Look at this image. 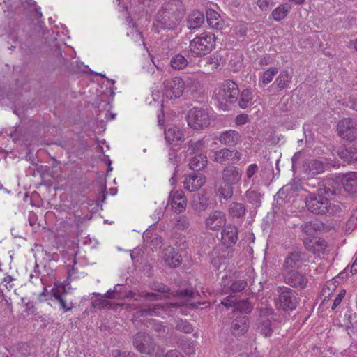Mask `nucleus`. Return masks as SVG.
Returning <instances> with one entry per match:
<instances>
[{
  "instance_id": "f257e3e1",
  "label": "nucleus",
  "mask_w": 357,
  "mask_h": 357,
  "mask_svg": "<svg viewBox=\"0 0 357 357\" xmlns=\"http://www.w3.org/2000/svg\"><path fill=\"white\" fill-rule=\"evenodd\" d=\"M331 178L324 179L319 186L318 193L310 194L305 199L307 209L314 214H324L331 206L329 199L339 194L338 188Z\"/></svg>"
},
{
  "instance_id": "f03ea898",
  "label": "nucleus",
  "mask_w": 357,
  "mask_h": 357,
  "mask_svg": "<svg viewBox=\"0 0 357 357\" xmlns=\"http://www.w3.org/2000/svg\"><path fill=\"white\" fill-rule=\"evenodd\" d=\"M176 4L173 3V0H169L160 8L155 16V26L158 29H176L181 17L176 13Z\"/></svg>"
},
{
  "instance_id": "7ed1b4c3",
  "label": "nucleus",
  "mask_w": 357,
  "mask_h": 357,
  "mask_svg": "<svg viewBox=\"0 0 357 357\" xmlns=\"http://www.w3.org/2000/svg\"><path fill=\"white\" fill-rule=\"evenodd\" d=\"M242 172L235 166H227L222 171V183L218 187V192L224 199L231 198L234 193L233 186L241 179Z\"/></svg>"
},
{
  "instance_id": "20e7f679",
  "label": "nucleus",
  "mask_w": 357,
  "mask_h": 357,
  "mask_svg": "<svg viewBox=\"0 0 357 357\" xmlns=\"http://www.w3.org/2000/svg\"><path fill=\"white\" fill-rule=\"evenodd\" d=\"M238 96L239 90L237 84L230 79L225 81L215 93V98L219 102L220 107L223 110L228 109V104L235 102Z\"/></svg>"
},
{
  "instance_id": "39448f33",
  "label": "nucleus",
  "mask_w": 357,
  "mask_h": 357,
  "mask_svg": "<svg viewBox=\"0 0 357 357\" xmlns=\"http://www.w3.org/2000/svg\"><path fill=\"white\" fill-rule=\"evenodd\" d=\"M215 46V35L210 32H204L190 41L189 48L197 56H203L211 52Z\"/></svg>"
},
{
  "instance_id": "423d86ee",
  "label": "nucleus",
  "mask_w": 357,
  "mask_h": 357,
  "mask_svg": "<svg viewBox=\"0 0 357 357\" xmlns=\"http://www.w3.org/2000/svg\"><path fill=\"white\" fill-rule=\"evenodd\" d=\"M278 297L275 299V305L282 310H293L297 305V298L294 290L287 287H280Z\"/></svg>"
},
{
  "instance_id": "0eeeda50",
  "label": "nucleus",
  "mask_w": 357,
  "mask_h": 357,
  "mask_svg": "<svg viewBox=\"0 0 357 357\" xmlns=\"http://www.w3.org/2000/svg\"><path fill=\"white\" fill-rule=\"evenodd\" d=\"M336 162L329 160L308 159L303 165V172L310 178L324 173L330 167H335Z\"/></svg>"
},
{
  "instance_id": "6e6552de",
  "label": "nucleus",
  "mask_w": 357,
  "mask_h": 357,
  "mask_svg": "<svg viewBox=\"0 0 357 357\" xmlns=\"http://www.w3.org/2000/svg\"><path fill=\"white\" fill-rule=\"evenodd\" d=\"M187 121L188 126L195 130L204 129L211 123L208 113L205 109L197 107L190 109Z\"/></svg>"
},
{
  "instance_id": "1a4fd4ad",
  "label": "nucleus",
  "mask_w": 357,
  "mask_h": 357,
  "mask_svg": "<svg viewBox=\"0 0 357 357\" xmlns=\"http://www.w3.org/2000/svg\"><path fill=\"white\" fill-rule=\"evenodd\" d=\"M183 78L176 77L163 82V94L169 99L180 98L184 91Z\"/></svg>"
},
{
  "instance_id": "9d476101",
  "label": "nucleus",
  "mask_w": 357,
  "mask_h": 357,
  "mask_svg": "<svg viewBox=\"0 0 357 357\" xmlns=\"http://www.w3.org/2000/svg\"><path fill=\"white\" fill-rule=\"evenodd\" d=\"M340 136L352 141L357 137V121L352 119H344L337 125Z\"/></svg>"
},
{
  "instance_id": "9b49d317",
  "label": "nucleus",
  "mask_w": 357,
  "mask_h": 357,
  "mask_svg": "<svg viewBox=\"0 0 357 357\" xmlns=\"http://www.w3.org/2000/svg\"><path fill=\"white\" fill-rule=\"evenodd\" d=\"M331 178L334 181L333 185L338 189V182L340 181L346 192L351 194L357 192V172H350L339 176L336 178V181L333 178Z\"/></svg>"
},
{
  "instance_id": "f8f14e48",
  "label": "nucleus",
  "mask_w": 357,
  "mask_h": 357,
  "mask_svg": "<svg viewBox=\"0 0 357 357\" xmlns=\"http://www.w3.org/2000/svg\"><path fill=\"white\" fill-rule=\"evenodd\" d=\"M241 154L236 150H230L222 148L213 153V160L218 163L224 165L226 163H235L240 160Z\"/></svg>"
},
{
  "instance_id": "ddd939ff",
  "label": "nucleus",
  "mask_w": 357,
  "mask_h": 357,
  "mask_svg": "<svg viewBox=\"0 0 357 357\" xmlns=\"http://www.w3.org/2000/svg\"><path fill=\"white\" fill-rule=\"evenodd\" d=\"M133 344L139 352L146 354H151L155 348L152 337L144 333H139L135 336Z\"/></svg>"
},
{
  "instance_id": "4468645a",
  "label": "nucleus",
  "mask_w": 357,
  "mask_h": 357,
  "mask_svg": "<svg viewBox=\"0 0 357 357\" xmlns=\"http://www.w3.org/2000/svg\"><path fill=\"white\" fill-rule=\"evenodd\" d=\"M216 139L222 145L228 147H236L242 142L240 133L231 129L221 132Z\"/></svg>"
},
{
  "instance_id": "2eb2a0df",
  "label": "nucleus",
  "mask_w": 357,
  "mask_h": 357,
  "mask_svg": "<svg viewBox=\"0 0 357 357\" xmlns=\"http://www.w3.org/2000/svg\"><path fill=\"white\" fill-rule=\"evenodd\" d=\"M305 255L298 251L289 253L285 258L283 268L284 272L297 271L305 261Z\"/></svg>"
},
{
  "instance_id": "dca6fc26",
  "label": "nucleus",
  "mask_w": 357,
  "mask_h": 357,
  "mask_svg": "<svg viewBox=\"0 0 357 357\" xmlns=\"http://www.w3.org/2000/svg\"><path fill=\"white\" fill-rule=\"evenodd\" d=\"M206 182V177L201 173H192L187 175L183 181V188L192 192L200 189Z\"/></svg>"
},
{
  "instance_id": "f3484780",
  "label": "nucleus",
  "mask_w": 357,
  "mask_h": 357,
  "mask_svg": "<svg viewBox=\"0 0 357 357\" xmlns=\"http://www.w3.org/2000/svg\"><path fill=\"white\" fill-rule=\"evenodd\" d=\"M284 280L285 283L296 288L304 289L307 284L306 277L297 271L284 272Z\"/></svg>"
},
{
  "instance_id": "a211bd4d",
  "label": "nucleus",
  "mask_w": 357,
  "mask_h": 357,
  "mask_svg": "<svg viewBox=\"0 0 357 357\" xmlns=\"http://www.w3.org/2000/svg\"><path fill=\"white\" fill-rule=\"evenodd\" d=\"M226 223V215L220 211L211 212L205 220L206 227L211 230H218Z\"/></svg>"
},
{
  "instance_id": "6ab92c4d",
  "label": "nucleus",
  "mask_w": 357,
  "mask_h": 357,
  "mask_svg": "<svg viewBox=\"0 0 357 357\" xmlns=\"http://www.w3.org/2000/svg\"><path fill=\"white\" fill-rule=\"evenodd\" d=\"M169 202L177 213L183 212L187 206V199L181 190L172 192L169 195Z\"/></svg>"
},
{
  "instance_id": "aec40b11",
  "label": "nucleus",
  "mask_w": 357,
  "mask_h": 357,
  "mask_svg": "<svg viewBox=\"0 0 357 357\" xmlns=\"http://www.w3.org/2000/svg\"><path fill=\"white\" fill-rule=\"evenodd\" d=\"M248 319L246 316L240 314L232 321L231 324V331L234 336H241L245 334L248 329Z\"/></svg>"
},
{
  "instance_id": "412c9836",
  "label": "nucleus",
  "mask_w": 357,
  "mask_h": 357,
  "mask_svg": "<svg viewBox=\"0 0 357 357\" xmlns=\"http://www.w3.org/2000/svg\"><path fill=\"white\" fill-rule=\"evenodd\" d=\"M167 306L160 304L149 305L147 307L141 309L139 311L137 312L135 314V317L139 319L146 316H162L167 312Z\"/></svg>"
},
{
  "instance_id": "4be33fe9",
  "label": "nucleus",
  "mask_w": 357,
  "mask_h": 357,
  "mask_svg": "<svg viewBox=\"0 0 357 357\" xmlns=\"http://www.w3.org/2000/svg\"><path fill=\"white\" fill-rule=\"evenodd\" d=\"M303 243L307 250L314 253L323 252L327 245L326 241L319 237H306Z\"/></svg>"
},
{
  "instance_id": "5701e85b",
  "label": "nucleus",
  "mask_w": 357,
  "mask_h": 357,
  "mask_svg": "<svg viewBox=\"0 0 357 357\" xmlns=\"http://www.w3.org/2000/svg\"><path fill=\"white\" fill-rule=\"evenodd\" d=\"M162 259L166 264L172 267L180 265L181 259L178 252L172 247H167L162 251Z\"/></svg>"
},
{
  "instance_id": "b1692460",
  "label": "nucleus",
  "mask_w": 357,
  "mask_h": 357,
  "mask_svg": "<svg viewBox=\"0 0 357 357\" xmlns=\"http://www.w3.org/2000/svg\"><path fill=\"white\" fill-rule=\"evenodd\" d=\"M221 234L222 242L227 248L233 245L237 241L238 230L235 227H227L222 229Z\"/></svg>"
},
{
  "instance_id": "393cba45",
  "label": "nucleus",
  "mask_w": 357,
  "mask_h": 357,
  "mask_svg": "<svg viewBox=\"0 0 357 357\" xmlns=\"http://www.w3.org/2000/svg\"><path fill=\"white\" fill-rule=\"evenodd\" d=\"M204 14L198 10L190 13L186 19V25L189 29L195 30L201 27L204 22Z\"/></svg>"
},
{
  "instance_id": "a878e982",
  "label": "nucleus",
  "mask_w": 357,
  "mask_h": 357,
  "mask_svg": "<svg viewBox=\"0 0 357 357\" xmlns=\"http://www.w3.org/2000/svg\"><path fill=\"white\" fill-rule=\"evenodd\" d=\"M164 134L165 139L169 144H177L184 140V134L182 130L176 126L166 129Z\"/></svg>"
},
{
  "instance_id": "bb28decb",
  "label": "nucleus",
  "mask_w": 357,
  "mask_h": 357,
  "mask_svg": "<svg viewBox=\"0 0 357 357\" xmlns=\"http://www.w3.org/2000/svg\"><path fill=\"white\" fill-rule=\"evenodd\" d=\"M224 289L223 291L225 294L230 291L238 292L243 290L246 286L247 282L244 280H231L230 278H226L224 281Z\"/></svg>"
},
{
  "instance_id": "cd10ccee",
  "label": "nucleus",
  "mask_w": 357,
  "mask_h": 357,
  "mask_svg": "<svg viewBox=\"0 0 357 357\" xmlns=\"http://www.w3.org/2000/svg\"><path fill=\"white\" fill-rule=\"evenodd\" d=\"M227 250L220 248H215L210 252V259L211 264L217 268L225 264L227 259Z\"/></svg>"
},
{
  "instance_id": "c85d7f7f",
  "label": "nucleus",
  "mask_w": 357,
  "mask_h": 357,
  "mask_svg": "<svg viewBox=\"0 0 357 357\" xmlns=\"http://www.w3.org/2000/svg\"><path fill=\"white\" fill-rule=\"evenodd\" d=\"M195 294L192 290H184L181 291L178 294V301L176 303H170L169 305L171 306H180V305H194V298Z\"/></svg>"
},
{
  "instance_id": "c756f323",
  "label": "nucleus",
  "mask_w": 357,
  "mask_h": 357,
  "mask_svg": "<svg viewBox=\"0 0 357 357\" xmlns=\"http://www.w3.org/2000/svg\"><path fill=\"white\" fill-rule=\"evenodd\" d=\"M292 76L287 70H282L276 77L273 84L277 86L278 91H282L289 87L291 82Z\"/></svg>"
},
{
  "instance_id": "7c9ffc66",
  "label": "nucleus",
  "mask_w": 357,
  "mask_h": 357,
  "mask_svg": "<svg viewBox=\"0 0 357 357\" xmlns=\"http://www.w3.org/2000/svg\"><path fill=\"white\" fill-rule=\"evenodd\" d=\"M291 6L288 3H282L277 6L271 13V17L275 22H280L284 20L290 13Z\"/></svg>"
},
{
  "instance_id": "2f4dec72",
  "label": "nucleus",
  "mask_w": 357,
  "mask_h": 357,
  "mask_svg": "<svg viewBox=\"0 0 357 357\" xmlns=\"http://www.w3.org/2000/svg\"><path fill=\"white\" fill-rule=\"evenodd\" d=\"M184 89H187L191 92H195L202 88L198 76L196 74L186 75L183 78Z\"/></svg>"
},
{
  "instance_id": "473e14b6",
  "label": "nucleus",
  "mask_w": 357,
  "mask_h": 357,
  "mask_svg": "<svg viewBox=\"0 0 357 357\" xmlns=\"http://www.w3.org/2000/svg\"><path fill=\"white\" fill-rule=\"evenodd\" d=\"M192 208L197 211L202 212L208 208L209 206V202L206 195L199 194L197 197H195L191 202Z\"/></svg>"
},
{
  "instance_id": "72a5a7b5",
  "label": "nucleus",
  "mask_w": 357,
  "mask_h": 357,
  "mask_svg": "<svg viewBox=\"0 0 357 357\" xmlns=\"http://www.w3.org/2000/svg\"><path fill=\"white\" fill-rule=\"evenodd\" d=\"M257 331L265 337H269L273 333L271 320L267 317H260L257 324Z\"/></svg>"
},
{
  "instance_id": "f704fd0d",
  "label": "nucleus",
  "mask_w": 357,
  "mask_h": 357,
  "mask_svg": "<svg viewBox=\"0 0 357 357\" xmlns=\"http://www.w3.org/2000/svg\"><path fill=\"white\" fill-rule=\"evenodd\" d=\"M278 73V69L276 67H270L265 71L261 73L259 79V86H266L271 83Z\"/></svg>"
},
{
  "instance_id": "c9c22d12",
  "label": "nucleus",
  "mask_w": 357,
  "mask_h": 357,
  "mask_svg": "<svg viewBox=\"0 0 357 357\" xmlns=\"http://www.w3.org/2000/svg\"><path fill=\"white\" fill-rule=\"evenodd\" d=\"M254 95L250 89H243L240 94L238 105L242 109L250 107L253 103Z\"/></svg>"
},
{
  "instance_id": "e433bc0d",
  "label": "nucleus",
  "mask_w": 357,
  "mask_h": 357,
  "mask_svg": "<svg viewBox=\"0 0 357 357\" xmlns=\"http://www.w3.org/2000/svg\"><path fill=\"white\" fill-rule=\"evenodd\" d=\"M207 162L206 156L203 154H199L191 158L189 162V167L191 169L195 171H200L206 166Z\"/></svg>"
},
{
  "instance_id": "4c0bfd02",
  "label": "nucleus",
  "mask_w": 357,
  "mask_h": 357,
  "mask_svg": "<svg viewBox=\"0 0 357 357\" xmlns=\"http://www.w3.org/2000/svg\"><path fill=\"white\" fill-rule=\"evenodd\" d=\"M188 64L187 59L181 54L173 56L170 60V65L175 70H182Z\"/></svg>"
},
{
  "instance_id": "58836bf2",
  "label": "nucleus",
  "mask_w": 357,
  "mask_h": 357,
  "mask_svg": "<svg viewBox=\"0 0 357 357\" xmlns=\"http://www.w3.org/2000/svg\"><path fill=\"white\" fill-rule=\"evenodd\" d=\"M245 207L243 204L239 202H233L229 205V215L234 218H241L245 214Z\"/></svg>"
},
{
  "instance_id": "ea45409f",
  "label": "nucleus",
  "mask_w": 357,
  "mask_h": 357,
  "mask_svg": "<svg viewBox=\"0 0 357 357\" xmlns=\"http://www.w3.org/2000/svg\"><path fill=\"white\" fill-rule=\"evenodd\" d=\"M206 21L210 27L213 29H218L220 26V15L213 10H208L206 11Z\"/></svg>"
},
{
  "instance_id": "a19ab883",
  "label": "nucleus",
  "mask_w": 357,
  "mask_h": 357,
  "mask_svg": "<svg viewBox=\"0 0 357 357\" xmlns=\"http://www.w3.org/2000/svg\"><path fill=\"white\" fill-rule=\"evenodd\" d=\"M340 157L348 164L357 167V152L352 151L351 149H346L340 153Z\"/></svg>"
},
{
  "instance_id": "79ce46f5",
  "label": "nucleus",
  "mask_w": 357,
  "mask_h": 357,
  "mask_svg": "<svg viewBox=\"0 0 357 357\" xmlns=\"http://www.w3.org/2000/svg\"><path fill=\"white\" fill-rule=\"evenodd\" d=\"M66 294V287L61 283H55L54 287L52 289L51 295L56 300L63 298Z\"/></svg>"
},
{
  "instance_id": "37998d69",
  "label": "nucleus",
  "mask_w": 357,
  "mask_h": 357,
  "mask_svg": "<svg viewBox=\"0 0 357 357\" xmlns=\"http://www.w3.org/2000/svg\"><path fill=\"white\" fill-rule=\"evenodd\" d=\"M246 197L249 202L256 206H259L261 204V196L259 192L255 190H249L246 192Z\"/></svg>"
},
{
  "instance_id": "c03bdc74",
  "label": "nucleus",
  "mask_w": 357,
  "mask_h": 357,
  "mask_svg": "<svg viewBox=\"0 0 357 357\" xmlns=\"http://www.w3.org/2000/svg\"><path fill=\"white\" fill-rule=\"evenodd\" d=\"M204 147V139H199L196 142L190 141L188 142V151L190 153H195L196 151H202Z\"/></svg>"
},
{
  "instance_id": "a18cd8bd",
  "label": "nucleus",
  "mask_w": 357,
  "mask_h": 357,
  "mask_svg": "<svg viewBox=\"0 0 357 357\" xmlns=\"http://www.w3.org/2000/svg\"><path fill=\"white\" fill-rule=\"evenodd\" d=\"M238 303H239L237 302V299L232 295L227 296L221 301V304L224 305L227 309L234 307L236 310H237Z\"/></svg>"
},
{
  "instance_id": "49530a36",
  "label": "nucleus",
  "mask_w": 357,
  "mask_h": 357,
  "mask_svg": "<svg viewBox=\"0 0 357 357\" xmlns=\"http://www.w3.org/2000/svg\"><path fill=\"white\" fill-rule=\"evenodd\" d=\"M301 230L306 234L307 237H314L313 235L316 232L315 225L312 222H306L301 225Z\"/></svg>"
},
{
  "instance_id": "de8ad7c7",
  "label": "nucleus",
  "mask_w": 357,
  "mask_h": 357,
  "mask_svg": "<svg viewBox=\"0 0 357 357\" xmlns=\"http://www.w3.org/2000/svg\"><path fill=\"white\" fill-rule=\"evenodd\" d=\"M176 328L178 331L183 332L185 333H190L193 331L191 324L189 322L183 320L178 321L176 324Z\"/></svg>"
},
{
  "instance_id": "09e8293b",
  "label": "nucleus",
  "mask_w": 357,
  "mask_h": 357,
  "mask_svg": "<svg viewBox=\"0 0 357 357\" xmlns=\"http://www.w3.org/2000/svg\"><path fill=\"white\" fill-rule=\"evenodd\" d=\"M255 3L261 11H266L273 6V0H256Z\"/></svg>"
},
{
  "instance_id": "8fccbe9b",
  "label": "nucleus",
  "mask_w": 357,
  "mask_h": 357,
  "mask_svg": "<svg viewBox=\"0 0 357 357\" xmlns=\"http://www.w3.org/2000/svg\"><path fill=\"white\" fill-rule=\"evenodd\" d=\"M105 298H105L103 296L100 298L94 300L93 301V307H98V308H107L109 303Z\"/></svg>"
},
{
  "instance_id": "3c124183",
  "label": "nucleus",
  "mask_w": 357,
  "mask_h": 357,
  "mask_svg": "<svg viewBox=\"0 0 357 357\" xmlns=\"http://www.w3.org/2000/svg\"><path fill=\"white\" fill-rule=\"evenodd\" d=\"M140 296L144 297L146 300L149 301H158L161 300L162 296L161 294H155V293H144L142 292Z\"/></svg>"
},
{
  "instance_id": "603ef678",
  "label": "nucleus",
  "mask_w": 357,
  "mask_h": 357,
  "mask_svg": "<svg viewBox=\"0 0 357 357\" xmlns=\"http://www.w3.org/2000/svg\"><path fill=\"white\" fill-rule=\"evenodd\" d=\"M252 307L250 305V304L245 301L239 302V303L238 304V306H237V310H242L245 313L250 312L252 311Z\"/></svg>"
},
{
  "instance_id": "864d4df0",
  "label": "nucleus",
  "mask_w": 357,
  "mask_h": 357,
  "mask_svg": "<svg viewBox=\"0 0 357 357\" xmlns=\"http://www.w3.org/2000/svg\"><path fill=\"white\" fill-rule=\"evenodd\" d=\"M258 171V166L256 164L250 165L246 169V177L251 178Z\"/></svg>"
},
{
  "instance_id": "5fc2aeb1",
  "label": "nucleus",
  "mask_w": 357,
  "mask_h": 357,
  "mask_svg": "<svg viewBox=\"0 0 357 357\" xmlns=\"http://www.w3.org/2000/svg\"><path fill=\"white\" fill-rule=\"evenodd\" d=\"M151 288L154 291H157L161 293H165L169 291V288L166 285L159 282L153 283L151 286Z\"/></svg>"
},
{
  "instance_id": "6e6d98bb",
  "label": "nucleus",
  "mask_w": 357,
  "mask_h": 357,
  "mask_svg": "<svg viewBox=\"0 0 357 357\" xmlns=\"http://www.w3.org/2000/svg\"><path fill=\"white\" fill-rule=\"evenodd\" d=\"M345 293H346L345 290H342L338 294V295L336 296L335 299L333 301V304L332 305V309L333 310L335 309L340 304V303L342 301V298L345 296Z\"/></svg>"
},
{
  "instance_id": "4d7b16f0",
  "label": "nucleus",
  "mask_w": 357,
  "mask_h": 357,
  "mask_svg": "<svg viewBox=\"0 0 357 357\" xmlns=\"http://www.w3.org/2000/svg\"><path fill=\"white\" fill-rule=\"evenodd\" d=\"M248 121V116L247 114L238 115L235 119V123L238 126H243Z\"/></svg>"
},
{
  "instance_id": "13d9d810",
  "label": "nucleus",
  "mask_w": 357,
  "mask_h": 357,
  "mask_svg": "<svg viewBox=\"0 0 357 357\" xmlns=\"http://www.w3.org/2000/svg\"><path fill=\"white\" fill-rule=\"evenodd\" d=\"M13 278L10 275H7L3 278V280L1 281V283L4 284L7 289H10L13 287Z\"/></svg>"
},
{
  "instance_id": "bf43d9fd",
  "label": "nucleus",
  "mask_w": 357,
  "mask_h": 357,
  "mask_svg": "<svg viewBox=\"0 0 357 357\" xmlns=\"http://www.w3.org/2000/svg\"><path fill=\"white\" fill-rule=\"evenodd\" d=\"M260 317H266L273 313V310L270 307L260 308Z\"/></svg>"
},
{
  "instance_id": "052dcab7",
  "label": "nucleus",
  "mask_w": 357,
  "mask_h": 357,
  "mask_svg": "<svg viewBox=\"0 0 357 357\" xmlns=\"http://www.w3.org/2000/svg\"><path fill=\"white\" fill-rule=\"evenodd\" d=\"M114 357H132V354L130 352L123 351L121 352L119 350H116L113 352Z\"/></svg>"
},
{
  "instance_id": "680f3d73",
  "label": "nucleus",
  "mask_w": 357,
  "mask_h": 357,
  "mask_svg": "<svg viewBox=\"0 0 357 357\" xmlns=\"http://www.w3.org/2000/svg\"><path fill=\"white\" fill-rule=\"evenodd\" d=\"M165 357H184V356L176 350H170L165 354Z\"/></svg>"
},
{
  "instance_id": "e2e57ef3",
  "label": "nucleus",
  "mask_w": 357,
  "mask_h": 357,
  "mask_svg": "<svg viewBox=\"0 0 357 357\" xmlns=\"http://www.w3.org/2000/svg\"><path fill=\"white\" fill-rule=\"evenodd\" d=\"M27 7L30 8L33 7L35 9L38 17L42 16V13L38 10V8L36 7L35 2L33 1V0L28 1Z\"/></svg>"
},
{
  "instance_id": "0e129e2a",
  "label": "nucleus",
  "mask_w": 357,
  "mask_h": 357,
  "mask_svg": "<svg viewBox=\"0 0 357 357\" xmlns=\"http://www.w3.org/2000/svg\"><path fill=\"white\" fill-rule=\"evenodd\" d=\"M61 305V307L64 310V312H68L71 310V307H68L63 299V298H59L57 300Z\"/></svg>"
},
{
  "instance_id": "69168bd1",
  "label": "nucleus",
  "mask_w": 357,
  "mask_h": 357,
  "mask_svg": "<svg viewBox=\"0 0 357 357\" xmlns=\"http://www.w3.org/2000/svg\"><path fill=\"white\" fill-rule=\"evenodd\" d=\"M178 227L182 229H184L188 227V222L185 219H180L178 220Z\"/></svg>"
},
{
  "instance_id": "338daca9",
  "label": "nucleus",
  "mask_w": 357,
  "mask_h": 357,
  "mask_svg": "<svg viewBox=\"0 0 357 357\" xmlns=\"http://www.w3.org/2000/svg\"><path fill=\"white\" fill-rule=\"evenodd\" d=\"M119 284H116V287H114V289L113 290H108L106 294L104 295V297L105 298H113V296L112 294L116 291V287L119 286Z\"/></svg>"
},
{
  "instance_id": "774afa93",
  "label": "nucleus",
  "mask_w": 357,
  "mask_h": 357,
  "mask_svg": "<svg viewBox=\"0 0 357 357\" xmlns=\"http://www.w3.org/2000/svg\"><path fill=\"white\" fill-rule=\"evenodd\" d=\"M271 61L269 58L263 57L259 60V65L261 66H266L271 63Z\"/></svg>"
}]
</instances>
